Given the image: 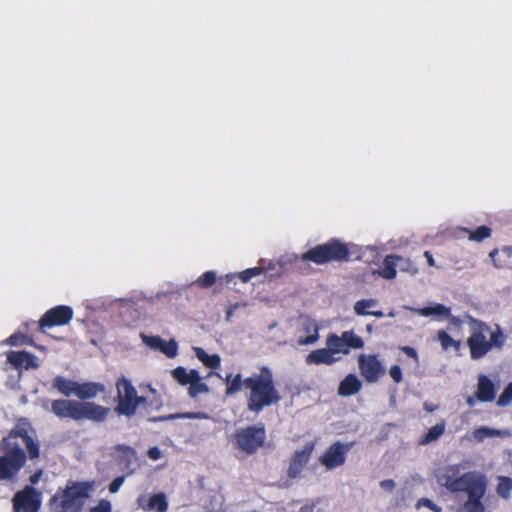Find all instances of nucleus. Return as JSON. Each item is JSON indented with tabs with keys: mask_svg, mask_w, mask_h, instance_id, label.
<instances>
[{
	"mask_svg": "<svg viewBox=\"0 0 512 512\" xmlns=\"http://www.w3.org/2000/svg\"><path fill=\"white\" fill-rule=\"evenodd\" d=\"M73 318V309L70 306L58 305L47 310L38 322V329L45 333L46 329L55 326L67 325Z\"/></svg>",
	"mask_w": 512,
	"mask_h": 512,
	"instance_id": "nucleus-13",
	"label": "nucleus"
},
{
	"mask_svg": "<svg viewBox=\"0 0 512 512\" xmlns=\"http://www.w3.org/2000/svg\"><path fill=\"white\" fill-rule=\"evenodd\" d=\"M377 305V300L376 299H361V300H358L355 304H354V312L358 315V316H367V315H371V316H375L377 318H382L384 316V313L380 310H372V311H369V309L375 307Z\"/></svg>",
	"mask_w": 512,
	"mask_h": 512,
	"instance_id": "nucleus-24",
	"label": "nucleus"
},
{
	"mask_svg": "<svg viewBox=\"0 0 512 512\" xmlns=\"http://www.w3.org/2000/svg\"><path fill=\"white\" fill-rule=\"evenodd\" d=\"M6 451L0 456V480H13L27 461V455L19 444L4 446Z\"/></svg>",
	"mask_w": 512,
	"mask_h": 512,
	"instance_id": "nucleus-9",
	"label": "nucleus"
},
{
	"mask_svg": "<svg viewBox=\"0 0 512 512\" xmlns=\"http://www.w3.org/2000/svg\"><path fill=\"white\" fill-rule=\"evenodd\" d=\"M421 316L441 315L449 320V324L455 328H460L463 321L458 317L451 314V309L443 304H435L434 306L423 307L416 310Z\"/></svg>",
	"mask_w": 512,
	"mask_h": 512,
	"instance_id": "nucleus-18",
	"label": "nucleus"
},
{
	"mask_svg": "<svg viewBox=\"0 0 512 512\" xmlns=\"http://www.w3.org/2000/svg\"><path fill=\"white\" fill-rule=\"evenodd\" d=\"M7 361L17 370L38 369L39 362L35 355L27 351H9Z\"/></svg>",
	"mask_w": 512,
	"mask_h": 512,
	"instance_id": "nucleus-17",
	"label": "nucleus"
},
{
	"mask_svg": "<svg viewBox=\"0 0 512 512\" xmlns=\"http://www.w3.org/2000/svg\"><path fill=\"white\" fill-rule=\"evenodd\" d=\"M32 431V427L30 423L26 419H20L15 426L10 430L7 437L3 438L4 446H11L18 444L17 442H13L14 439L21 438L26 446L28 457L30 459H36L39 457L40 448L39 444L34 440L31 436L30 432Z\"/></svg>",
	"mask_w": 512,
	"mask_h": 512,
	"instance_id": "nucleus-10",
	"label": "nucleus"
},
{
	"mask_svg": "<svg viewBox=\"0 0 512 512\" xmlns=\"http://www.w3.org/2000/svg\"><path fill=\"white\" fill-rule=\"evenodd\" d=\"M105 391V386L98 382L77 383L75 396L79 400L71 399H55L50 402L47 400L43 404V408L49 410L58 419H70L76 422L82 420H90L92 422H104L109 413L110 408L96 404L95 402L86 401L95 398L98 394Z\"/></svg>",
	"mask_w": 512,
	"mask_h": 512,
	"instance_id": "nucleus-1",
	"label": "nucleus"
},
{
	"mask_svg": "<svg viewBox=\"0 0 512 512\" xmlns=\"http://www.w3.org/2000/svg\"><path fill=\"white\" fill-rule=\"evenodd\" d=\"M116 450L121 453V463H124L126 467H129L132 461L136 458V452L130 446L118 445Z\"/></svg>",
	"mask_w": 512,
	"mask_h": 512,
	"instance_id": "nucleus-38",
	"label": "nucleus"
},
{
	"mask_svg": "<svg viewBox=\"0 0 512 512\" xmlns=\"http://www.w3.org/2000/svg\"><path fill=\"white\" fill-rule=\"evenodd\" d=\"M402 260V257L399 255L390 254L387 255L384 260L381 269L378 271V274L386 279V280H392L396 278L397 275V262Z\"/></svg>",
	"mask_w": 512,
	"mask_h": 512,
	"instance_id": "nucleus-23",
	"label": "nucleus"
},
{
	"mask_svg": "<svg viewBox=\"0 0 512 512\" xmlns=\"http://www.w3.org/2000/svg\"><path fill=\"white\" fill-rule=\"evenodd\" d=\"M263 268L262 267H252V268H248L240 273H238V278L243 282V283H247L248 281H250L252 278L254 277H257L259 275H261L263 273Z\"/></svg>",
	"mask_w": 512,
	"mask_h": 512,
	"instance_id": "nucleus-40",
	"label": "nucleus"
},
{
	"mask_svg": "<svg viewBox=\"0 0 512 512\" xmlns=\"http://www.w3.org/2000/svg\"><path fill=\"white\" fill-rule=\"evenodd\" d=\"M467 319L471 326V335L467 339L470 357L472 360H479L492 350L486 339V334L490 332V326L470 315H467Z\"/></svg>",
	"mask_w": 512,
	"mask_h": 512,
	"instance_id": "nucleus-8",
	"label": "nucleus"
},
{
	"mask_svg": "<svg viewBox=\"0 0 512 512\" xmlns=\"http://www.w3.org/2000/svg\"><path fill=\"white\" fill-rule=\"evenodd\" d=\"M319 338L318 331L315 330L314 334L308 335L306 338L299 339L300 345H309L315 343Z\"/></svg>",
	"mask_w": 512,
	"mask_h": 512,
	"instance_id": "nucleus-48",
	"label": "nucleus"
},
{
	"mask_svg": "<svg viewBox=\"0 0 512 512\" xmlns=\"http://www.w3.org/2000/svg\"><path fill=\"white\" fill-rule=\"evenodd\" d=\"M196 357L208 368L218 369L221 365V358L218 354L209 355L200 347L195 348Z\"/></svg>",
	"mask_w": 512,
	"mask_h": 512,
	"instance_id": "nucleus-31",
	"label": "nucleus"
},
{
	"mask_svg": "<svg viewBox=\"0 0 512 512\" xmlns=\"http://www.w3.org/2000/svg\"><path fill=\"white\" fill-rule=\"evenodd\" d=\"M152 393H156V390L150 387Z\"/></svg>",
	"mask_w": 512,
	"mask_h": 512,
	"instance_id": "nucleus-58",
	"label": "nucleus"
},
{
	"mask_svg": "<svg viewBox=\"0 0 512 512\" xmlns=\"http://www.w3.org/2000/svg\"><path fill=\"white\" fill-rule=\"evenodd\" d=\"M314 449L315 442L310 441L306 443L302 449L296 450L293 453L287 470V476L290 479H295L301 475L303 469L308 464Z\"/></svg>",
	"mask_w": 512,
	"mask_h": 512,
	"instance_id": "nucleus-16",
	"label": "nucleus"
},
{
	"mask_svg": "<svg viewBox=\"0 0 512 512\" xmlns=\"http://www.w3.org/2000/svg\"><path fill=\"white\" fill-rule=\"evenodd\" d=\"M198 375L199 372L197 370L191 369L187 371L186 368L181 366L172 370L173 378L183 386L190 385L193 380L197 379Z\"/></svg>",
	"mask_w": 512,
	"mask_h": 512,
	"instance_id": "nucleus-28",
	"label": "nucleus"
},
{
	"mask_svg": "<svg viewBox=\"0 0 512 512\" xmlns=\"http://www.w3.org/2000/svg\"><path fill=\"white\" fill-rule=\"evenodd\" d=\"M247 409L259 414L264 408L277 404L281 395L276 387L274 374L267 366H262L259 373L245 378Z\"/></svg>",
	"mask_w": 512,
	"mask_h": 512,
	"instance_id": "nucleus-3",
	"label": "nucleus"
},
{
	"mask_svg": "<svg viewBox=\"0 0 512 512\" xmlns=\"http://www.w3.org/2000/svg\"><path fill=\"white\" fill-rule=\"evenodd\" d=\"M30 345H33L36 349L40 350V351H46V347L45 346H42V345H38V344H35L33 343L32 341L29 342Z\"/></svg>",
	"mask_w": 512,
	"mask_h": 512,
	"instance_id": "nucleus-54",
	"label": "nucleus"
},
{
	"mask_svg": "<svg viewBox=\"0 0 512 512\" xmlns=\"http://www.w3.org/2000/svg\"><path fill=\"white\" fill-rule=\"evenodd\" d=\"M148 457L152 460H158L161 457V451L158 447H151L148 450Z\"/></svg>",
	"mask_w": 512,
	"mask_h": 512,
	"instance_id": "nucleus-51",
	"label": "nucleus"
},
{
	"mask_svg": "<svg viewBox=\"0 0 512 512\" xmlns=\"http://www.w3.org/2000/svg\"><path fill=\"white\" fill-rule=\"evenodd\" d=\"M266 438L264 424L248 425L236 430L233 436V446L246 456H250L265 445Z\"/></svg>",
	"mask_w": 512,
	"mask_h": 512,
	"instance_id": "nucleus-7",
	"label": "nucleus"
},
{
	"mask_svg": "<svg viewBox=\"0 0 512 512\" xmlns=\"http://www.w3.org/2000/svg\"><path fill=\"white\" fill-rule=\"evenodd\" d=\"M496 387L493 381L486 375L478 377L477 391L475 397L480 402H491L495 399Z\"/></svg>",
	"mask_w": 512,
	"mask_h": 512,
	"instance_id": "nucleus-19",
	"label": "nucleus"
},
{
	"mask_svg": "<svg viewBox=\"0 0 512 512\" xmlns=\"http://www.w3.org/2000/svg\"><path fill=\"white\" fill-rule=\"evenodd\" d=\"M490 334L489 344L491 349H502L507 340V336L503 333L502 329L499 326H496L495 330H491L488 332Z\"/></svg>",
	"mask_w": 512,
	"mask_h": 512,
	"instance_id": "nucleus-34",
	"label": "nucleus"
},
{
	"mask_svg": "<svg viewBox=\"0 0 512 512\" xmlns=\"http://www.w3.org/2000/svg\"><path fill=\"white\" fill-rule=\"evenodd\" d=\"M77 383V381L66 379L63 376H56L53 379L52 385L63 396L70 397L71 395L75 396Z\"/></svg>",
	"mask_w": 512,
	"mask_h": 512,
	"instance_id": "nucleus-25",
	"label": "nucleus"
},
{
	"mask_svg": "<svg viewBox=\"0 0 512 512\" xmlns=\"http://www.w3.org/2000/svg\"><path fill=\"white\" fill-rule=\"evenodd\" d=\"M226 383V396H232L241 391V389L245 388V379H242L241 374H236L233 376L231 373L226 375L224 379Z\"/></svg>",
	"mask_w": 512,
	"mask_h": 512,
	"instance_id": "nucleus-29",
	"label": "nucleus"
},
{
	"mask_svg": "<svg viewBox=\"0 0 512 512\" xmlns=\"http://www.w3.org/2000/svg\"><path fill=\"white\" fill-rule=\"evenodd\" d=\"M430 510H432L433 512H442V508L440 506L436 505L435 503L432 505Z\"/></svg>",
	"mask_w": 512,
	"mask_h": 512,
	"instance_id": "nucleus-55",
	"label": "nucleus"
},
{
	"mask_svg": "<svg viewBox=\"0 0 512 512\" xmlns=\"http://www.w3.org/2000/svg\"><path fill=\"white\" fill-rule=\"evenodd\" d=\"M509 435H510V433L507 430H498V429H493V428H489L486 426L478 427V428L474 429V431H473V437L477 442H482V441H484V439L489 438V437H494V436L505 437V436H509Z\"/></svg>",
	"mask_w": 512,
	"mask_h": 512,
	"instance_id": "nucleus-30",
	"label": "nucleus"
},
{
	"mask_svg": "<svg viewBox=\"0 0 512 512\" xmlns=\"http://www.w3.org/2000/svg\"><path fill=\"white\" fill-rule=\"evenodd\" d=\"M352 447V443H342L336 441L331 444L320 456L319 462L327 469L333 470L342 466L346 461V456Z\"/></svg>",
	"mask_w": 512,
	"mask_h": 512,
	"instance_id": "nucleus-15",
	"label": "nucleus"
},
{
	"mask_svg": "<svg viewBox=\"0 0 512 512\" xmlns=\"http://www.w3.org/2000/svg\"><path fill=\"white\" fill-rule=\"evenodd\" d=\"M217 276L214 271H206L197 280L196 284L203 289L210 288L216 282Z\"/></svg>",
	"mask_w": 512,
	"mask_h": 512,
	"instance_id": "nucleus-39",
	"label": "nucleus"
},
{
	"mask_svg": "<svg viewBox=\"0 0 512 512\" xmlns=\"http://www.w3.org/2000/svg\"><path fill=\"white\" fill-rule=\"evenodd\" d=\"M36 481H37V476L36 475L32 476L31 477V482L32 483H36Z\"/></svg>",
	"mask_w": 512,
	"mask_h": 512,
	"instance_id": "nucleus-57",
	"label": "nucleus"
},
{
	"mask_svg": "<svg viewBox=\"0 0 512 512\" xmlns=\"http://www.w3.org/2000/svg\"><path fill=\"white\" fill-rule=\"evenodd\" d=\"M446 422L441 420L439 423L428 429L427 433H425L420 439V445H428L434 441H437L445 432Z\"/></svg>",
	"mask_w": 512,
	"mask_h": 512,
	"instance_id": "nucleus-27",
	"label": "nucleus"
},
{
	"mask_svg": "<svg viewBox=\"0 0 512 512\" xmlns=\"http://www.w3.org/2000/svg\"><path fill=\"white\" fill-rule=\"evenodd\" d=\"M41 503V494L33 486L27 485L14 494L12 510L13 512H39Z\"/></svg>",
	"mask_w": 512,
	"mask_h": 512,
	"instance_id": "nucleus-12",
	"label": "nucleus"
},
{
	"mask_svg": "<svg viewBox=\"0 0 512 512\" xmlns=\"http://www.w3.org/2000/svg\"><path fill=\"white\" fill-rule=\"evenodd\" d=\"M365 343L353 330L342 332L341 336L330 333L326 338V346L331 350L332 354L350 353L351 349H362Z\"/></svg>",
	"mask_w": 512,
	"mask_h": 512,
	"instance_id": "nucleus-11",
	"label": "nucleus"
},
{
	"mask_svg": "<svg viewBox=\"0 0 512 512\" xmlns=\"http://www.w3.org/2000/svg\"><path fill=\"white\" fill-rule=\"evenodd\" d=\"M178 346L174 340L169 342L164 341V344L161 345L160 351L164 353L167 357L173 358L177 355Z\"/></svg>",
	"mask_w": 512,
	"mask_h": 512,
	"instance_id": "nucleus-42",
	"label": "nucleus"
},
{
	"mask_svg": "<svg viewBox=\"0 0 512 512\" xmlns=\"http://www.w3.org/2000/svg\"><path fill=\"white\" fill-rule=\"evenodd\" d=\"M424 256L427 259V263L429 266H435V260L433 258V255L431 254V252L425 251Z\"/></svg>",
	"mask_w": 512,
	"mask_h": 512,
	"instance_id": "nucleus-53",
	"label": "nucleus"
},
{
	"mask_svg": "<svg viewBox=\"0 0 512 512\" xmlns=\"http://www.w3.org/2000/svg\"><path fill=\"white\" fill-rule=\"evenodd\" d=\"M116 406L115 413L118 416L132 418L136 415L138 408L151 406L153 401H148L144 396H139L132 382L124 376L119 377L115 383Z\"/></svg>",
	"mask_w": 512,
	"mask_h": 512,
	"instance_id": "nucleus-6",
	"label": "nucleus"
},
{
	"mask_svg": "<svg viewBox=\"0 0 512 512\" xmlns=\"http://www.w3.org/2000/svg\"><path fill=\"white\" fill-rule=\"evenodd\" d=\"M25 336L24 335H21V334H13L11 335L7 342L8 344L12 345V346H17V345H20V344H23L24 342L21 341L22 339H24Z\"/></svg>",
	"mask_w": 512,
	"mask_h": 512,
	"instance_id": "nucleus-49",
	"label": "nucleus"
},
{
	"mask_svg": "<svg viewBox=\"0 0 512 512\" xmlns=\"http://www.w3.org/2000/svg\"><path fill=\"white\" fill-rule=\"evenodd\" d=\"M362 388V382L355 374H348L339 384L338 394L340 396H351L357 394Z\"/></svg>",
	"mask_w": 512,
	"mask_h": 512,
	"instance_id": "nucleus-21",
	"label": "nucleus"
},
{
	"mask_svg": "<svg viewBox=\"0 0 512 512\" xmlns=\"http://www.w3.org/2000/svg\"><path fill=\"white\" fill-rule=\"evenodd\" d=\"M512 402V383H509L497 400L499 406H506Z\"/></svg>",
	"mask_w": 512,
	"mask_h": 512,
	"instance_id": "nucleus-41",
	"label": "nucleus"
},
{
	"mask_svg": "<svg viewBox=\"0 0 512 512\" xmlns=\"http://www.w3.org/2000/svg\"><path fill=\"white\" fill-rule=\"evenodd\" d=\"M467 404H468L469 406H474V405H475V398H474V397H472V396H469V397L467 398Z\"/></svg>",
	"mask_w": 512,
	"mask_h": 512,
	"instance_id": "nucleus-56",
	"label": "nucleus"
},
{
	"mask_svg": "<svg viewBox=\"0 0 512 512\" xmlns=\"http://www.w3.org/2000/svg\"><path fill=\"white\" fill-rule=\"evenodd\" d=\"M94 489L93 481H74L50 498L53 512H81Z\"/></svg>",
	"mask_w": 512,
	"mask_h": 512,
	"instance_id": "nucleus-5",
	"label": "nucleus"
},
{
	"mask_svg": "<svg viewBox=\"0 0 512 512\" xmlns=\"http://www.w3.org/2000/svg\"><path fill=\"white\" fill-rule=\"evenodd\" d=\"M339 359L340 358L335 357L332 354L331 350L328 347H326V348H320V349H316V350L311 351L306 356L305 362L308 365H312V364H315V365H322V364L333 365Z\"/></svg>",
	"mask_w": 512,
	"mask_h": 512,
	"instance_id": "nucleus-20",
	"label": "nucleus"
},
{
	"mask_svg": "<svg viewBox=\"0 0 512 512\" xmlns=\"http://www.w3.org/2000/svg\"><path fill=\"white\" fill-rule=\"evenodd\" d=\"M209 418L208 414L205 412H183V413H174L168 414L158 417L149 418L150 422H164L175 419H207Z\"/></svg>",
	"mask_w": 512,
	"mask_h": 512,
	"instance_id": "nucleus-26",
	"label": "nucleus"
},
{
	"mask_svg": "<svg viewBox=\"0 0 512 512\" xmlns=\"http://www.w3.org/2000/svg\"><path fill=\"white\" fill-rule=\"evenodd\" d=\"M380 487L386 491L391 492L395 488V482L392 479L382 480L380 482Z\"/></svg>",
	"mask_w": 512,
	"mask_h": 512,
	"instance_id": "nucleus-50",
	"label": "nucleus"
},
{
	"mask_svg": "<svg viewBox=\"0 0 512 512\" xmlns=\"http://www.w3.org/2000/svg\"><path fill=\"white\" fill-rule=\"evenodd\" d=\"M89 512H112V506L109 500L101 499L96 506L89 510Z\"/></svg>",
	"mask_w": 512,
	"mask_h": 512,
	"instance_id": "nucleus-44",
	"label": "nucleus"
},
{
	"mask_svg": "<svg viewBox=\"0 0 512 512\" xmlns=\"http://www.w3.org/2000/svg\"><path fill=\"white\" fill-rule=\"evenodd\" d=\"M358 368L368 383H376L385 375V368L377 354H360Z\"/></svg>",
	"mask_w": 512,
	"mask_h": 512,
	"instance_id": "nucleus-14",
	"label": "nucleus"
},
{
	"mask_svg": "<svg viewBox=\"0 0 512 512\" xmlns=\"http://www.w3.org/2000/svg\"><path fill=\"white\" fill-rule=\"evenodd\" d=\"M496 492L501 498L508 500L512 492V479L507 476H499Z\"/></svg>",
	"mask_w": 512,
	"mask_h": 512,
	"instance_id": "nucleus-35",
	"label": "nucleus"
},
{
	"mask_svg": "<svg viewBox=\"0 0 512 512\" xmlns=\"http://www.w3.org/2000/svg\"><path fill=\"white\" fill-rule=\"evenodd\" d=\"M457 470L450 467L438 477V482L452 493L465 492L467 500L463 503L466 512H485L482 499L486 493L488 481L484 474L469 471L457 476Z\"/></svg>",
	"mask_w": 512,
	"mask_h": 512,
	"instance_id": "nucleus-2",
	"label": "nucleus"
},
{
	"mask_svg": "<svg viewBox=\"0 0 512 512\" xmlns=\"http://www.w3.org/2000/svg\"><path fill=\"white\" fill-rule=\"evenodd\" d=\"M434 504V502L428 498H420L416 504L417 508L421 507V506H424V507H427V508H431L432 505Z\"/></svg>",
	"mask_w": 512,
	"mask_h": 512,
	"instance_id": "nucleus-52",
	"label": "nucleus"
},
{
	"mask_svg": "<svg viewBox=\"0 0 512 512\" xmlns=\"http://www.w3.org/2000/svg\"><path fill=\"white\" fill-rule=\"evenodd\" d=\"M125 481V477L124 476H118L116 477L110 484H109V492L110 493H116L119 491L120 487L122 486V484L124 483Z\"/></svg>",
	"mask_w": 512,
	"mask_h": 512,
	"instance_id": "nucleus-47",
	"label": "nucleus"
},
{
	"mask_svg": "<svg viewBox=\"0 0 512 512\" xmlns=\"http://www.w3.org/2000/svg\"><path fill=\"white\" fill-rule=\"evenodd\" d=\"M351 252L348 244L337 238H332L324 244L316 245L300 256H294L295 268L303 274L310 269L303 268L300 263L312 262L317 265H324L330 262H346L350 260Z\"/></svg>",
	"mask_w": 512,
	"mask_h": 512,
	"instance_id": "nucleus-4",
	"label": "nucleus"
},
{
	"mask_svg": "<svg viewBox=\"0 0 512 512\" xmlns=\"http://www.w3.org/2000/svg\"><path fill=\"white\" fill-rule=\"evenodd\" d=\"M209 387L201 381L200 374L197 379L193 380L188 388V394L191 398H196L199 394L208 393Z\"/></svg>",
	"mask_w": 512,
	"mask_h": 512,
	"instance_id": "nucleus-36",
	"label": "nucleus"
},
{
	"mask_svg": "<svg viewBox=\"0 0 512 512\" xmlns=\"http://www.w3.org/2000/svg\"><path fill=\"white\" fill-rule=\"evenodd\" d=\"M466 231L469 233V239L477 242L489 238L492 232L491 228L486 225L479 226L475 230L466 229Z\"/></svg>",
	"mask_w": 512,
	"mask_h": 512,
	"instance_id": "nucleus-37",
	"label": "nucleus"
},
{
	"mask_svg": "<svg viewBox=\"0 0 512 512\" xmlns=\"http://www.w3.org/2000/svg\"><path fill=\"white\" fill-rule=\"evenodd\" d=\"M141 337L145 344L154 349L160 350L161 345L164 344V340L159 336H146L145 334H141Z\"/></svg>",
	"mask_w": 512,
	"mask_h": 512,
	"instance_id": "nucleus-43",
	"label": "nucleus"
},
{
	"mask_svg": "<svg viewBox=\"0 0 512 512\" xmlns=\"http://www.w3.org/2000/svg\"><path fill=\"white\" fill-rule=\"evenodd\" d=\"M144 508L147 510H155L157 512H166L168 509L166 495L162 492L152 495Z\"/></svg>",
	"mask_w": 512,
	"mask_h": 512,
	"instance_id": "nucleus-33",
	"label": "nucleus"
},
{
	"mask_svg": "<svg viewBox=\"0 0 512 512\" xmlns=\"http://www.w3.org/2000/svg\"><path fill=\"white\" fill-rule=\"evenodd\" d=\"M399 349L409 358L413 359L417 365L419 364V355L415 348L411 346H400Z\"/></svg>",
	"mask_w": 512,
	"mask_h": 512,
	"instance_id": "nucleus-46",
	"label": "nucleus"
},
{
	"mask_svg": "<svg viewBox=\"0 0 512 512\" xmlns=\"http://www.w3.org/2000/svg\"><path fill=\"white\" fill-rule=\"evenodd\" d=\"M496 268H506L511 266L512 247L505 246L502 249H494L489 254Z\"/></svg>",
	"mask_w": 512,
	"mask_h": 512,
	"instance_id": "nucleus-22",
	"label": "nucleus"
},
{
	"mask_svg": "<svg viewBox=\"0 0 512 512\" xmlns=\"http://www.w3.org/2000/svg\"><path fill=\"white\" fill-rule=\"evenodd\" d=\"M389 375L396 384L403 381L402 369L399 365H392L389 369Z\"/></svg>",
	"mask_w": 512,
	"mask_h": 512,
	"instance_id": "nucleus-45",
	"label": "nucleus"
},
{
	"mask_svg": "<svg viewBox=\"0 0 512 512\" xmlns=\"http://www.w3.org/2000/svg\"><path fill=\"white\" fill-rule=\"evenodd\" d=\"M436 339L439 341L444 351H448L449 349L459 351L461 348V341L453 339L445 330H439Z\"/></svg>",
	"mask_w": 512,
	"mask_h": 512,
	"instance_id": "nucleus-32",
	"label": "nucleus"
}]
</instances>
